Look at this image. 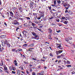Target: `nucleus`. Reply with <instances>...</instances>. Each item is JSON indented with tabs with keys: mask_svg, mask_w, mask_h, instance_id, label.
Wrapping results in <instances>:
<instances>
[{
	"mask_svg": "<svg viewBox=\"0 0 75 75\" xmlns=\"http://www.w3.org/2000/svg\"><path fill=\"white\" fill-rule=\"evenodd\" d=\"M32 75H35V73L34 72L32 73Z\"/></svg>",
	"mask_w": 75,
	"mask_h": 75,
	"instance_id": "nucleus-48",
	"label": "nucleus"
},
{
	"mask_svg": "<svg viewBox=\"0 0 75 75\" xmlns=\"http://www.w3.org/2000/svg\"><path fill=\"white\" fill-rule=\"evenodd\" d=\"M24 64H28V62H24Z\"/></svg>",
	"mask_w": 75,
	"mask_h": 75,
	"instance_id": "nucleus-47",
	"label": "nucleus"
},
{
	"mask_svg": "<svg viewBox=\"0 0 75 75\" xmlns=\"http://www.w3.org/2000/svg\"><path fill=\"white\" fill-rule=\"evenodd\" d=\"M60 56H61V57H64V55H63L62 54Z\"/></svg>",
	"mask_w": 75,
	"mask_h": 75,
	"instance_id": "nucleus-60",
	"label": "nucleus"
},
{
	"mask_svg": "<svg viewBox=\"0 0 75 75\" xmlns=\"http://www.w3.org/2000/svg\"><path fill=\"white\" fill-rule=\"evenodd\" d=\"M61 56H60V55H59V56H57V58H61Z\"/></svg>",
	"mask_w": 75,
	"mask_h": 75,
	"instance_id": "nucleus-38",
	"label": "nucleus"
},
{
	"mask_svg": "<svg viewBox=\"0 0 75 75\" xmlns=\"http://www.w3.org/2000/svg\"><path fill=\"white\" fill-rule=\"evenodd\" d=\"M28 45L27 44H24L23 46V47H27Z\"/></svg>",
	"mask_w": 75,
	"mask_h": 75,
	"instance_id": "nucleus-24",
	"label": "nucleus"
},
{
	"mask_svg": "<svg viewBox=\"0 0 75 75\" xmlns=\"http://www.w3.org/2000/svg\"><path fill=\"white\" fill-rule=\"evenodd\" d=\"M69 7H68V6L67 7H65V8H66V10H68V8H69Z\"/></svg>",
	"mask_w": 75,
	"mask_h": 75,
	"instance_id": "nucleus-39",
	"label": "nucleus"
},
{
	"mask_svg": "<svg viewBox=\"0 0 75 75\" xmlns=\"http://www.w3.org/2000/svg\"><path fill=\"white\" fill-rule=\"evenodd\" d=\"M26 73H27L28 74H29V72H28V71H26Z\"/></svg>",
	"mask_w": 75,
	"mask_h": 75,
	"instance_id": "nucleus-63",
	"label": "nucleus"
},
{
	"mask_svg": "<svg viewBox=\"0 0 75 75\" xmlns=\"http://www.w3.org/2000/svg\"><path fill=\"white\" fill-rule=\"evenodd\" d=\"M33 16H36L37 14H36V13H33Z\"/></svg>",
	"mask_w": 75,
	"mask_h": 75,
	"instance_id": "nucleus-52",
	"label": "nucleus"
},
{
	"mask_svg": "<svg viewBox=\"0 0 75 75\" xmlns=\"http://www.w3.org/2000/svg\"><path fill=\"white\" fill-rule=\"evenodd\" d=\"M66 41H69V40L68 38H66Z\"/></svg>",
	"mask_w": 75,
	"mask_h": 75,
	"instance_id": "nucleus-46",
	"label": "nucleus"
},
{
	"mask_svg": "<svg viewBox=\"0 0 75 75\" xmlns=\"http://www.w3.org/2000/svg\"><path fill=\"white\" fill-rule=\"evenodd\" d=\"M71 73L72 74H75V72H74V71H73Z\"/></svg>",
	"mask_w": 75,
	"mask_h": 75,
	"instance_id": "nucleus-59",
	"label": "nucleus"
},
{
	"mask_svg": "<svg viewBox=\"0 0 75 75\" xmlns=\"http://www.w3.org/2000/svg\"><path fill=\"white\" fill-rule=\"evenodd\" d=\"M4 50V47H2V48L0 47V52H2V51H3V50Z\"/></svg>",
	"mask_w": 75,
	"mask_h": 75,
	"instance_id": "nucleus-10",
	"label": "nucleus"
},
{
	"mask_svg": "<svg viewBox=\"0 0 75 75\" xmlns=\"http://www.w3.org/2000/svg\"><path fill=\"white\" fill-rule=\"evenodd\" d=\"M42 26H39V28H42Z\"/></svg>",
	"mask_w": 75,
	"mask_h": 75,
	"instance_id": "nucleus-49",
	"label": "nucleus"
},
{
	"mask_svg": "<svg viewBox=\"0 0 75 75\" xmlns=\"http://www.w3.org/2000/svg\"><path fill=\"white\" fill-rule=\"evenodd\" d=\"M62 52H63V50H59L58 51V52L59 53V54H61V53H62Z\"/></svg>",
	"mask_w": 75,
	"mask_h": 75,
	"instance_id": "nucleus-21",
	"label": "nucleus"
},
{
	"mask_svg": "<svg viewBox=\"0 0 75 75\" xmlns=\"http://www.w3.org/2000/svg\"><path fill=\"white\" fill-rule=\"evenodd\" d=\"M44 17V14H41L40 16V17Z\"/></svg>",
	"mask_w": 75,
	"mask_h": 75,
	"instance_id": "nucleus-28",
	"label": "nucleus"
},
{
	"mask_svg": "<svg viewBox=\"0 0 75 75\" xmlns=\"http://www.w3.org/2000/svg\"><path fill=\"white\" fill-rule=\"evenodd\" d=\"M66 66L67 67H71V65H66Z\"/></svg>",
	"mask_w": 75,
	"mask_h": 75,
	"instance_id": "nucleus-31",
	"label": "nucleus"
},
{
	"mask_svg": "<svg viewBox=\"0 0 75 75\" xmlns=\"http://www.w3.org/2000/svg\"><path fill=\"white\" fill-rule=\"evenodd\" d=\"M4 71L5 72L7 73L8 74V73H9V71H8V69H6V70H4Z\"/></svg>",
	"mask_w": 75,
	"mask_h": 75,
	"instance_id": "nucleus-15",
	"label": "nucleus"
},
{
	"mask_svg": "<svg viewBox=\"0 0 75 75\" xmlns=\"http://www.w3.org/2000/svg\"><path fill=\"white\" fill-rule=\"evenodd\" d=\"M29 24H31L33 26H36V24L35 23H34L32 22L31 21H29L28 22Z\"/></svg>",
	"mask_w": 75,
	"mask_h": 75,
	"instance_id": "nucleus-5",
	"label": "nucleus"
},
{
	"mask_svg": "<svg viewBox=\"0 0 75 75\" xmlns=\"http://www.w3.org/2000/svg\"><path fill=\"white\" fill-rule=\"evenodd\" d=\"M60 31H61V30H59L58 31V30H57L56 32H57V33H60Z\"/></svg>",
	"mask_w": 75,
	"mask_h": 75,
	"instance_id": "nucleus-41",
	"label": "nucleus"
},
{
	"mask_svg": "<svg viewBox=\"0 0 75 75\" xmlns=\"http://www.w3.org/2000/svg\"><path fill=\"white\" fill-rule=\"evenodd\" d=\"M10 15L11 16H13V15H14L13 13V12H12L11 11L10 12Z\"/></svg>",
	"mask_w": 75,
	"mask_h": 75,
	"instance_id": "nucleus-17",
	"label": "nucleus"
},
{
	"mask_svg": "<svg viewBox=\"0 0 75 75\" xmlns=\"http://www.w3.org/2000/svg\"><path fill=\"white\" fill-rule=\"evenodd\" d=\"M59 26L60 27L61 26H62V24L61 23H59Z\"/></svg>",
	"mask_w": 75,
	"mask_h": 75,
	"instance_id": "nucleus-33",
	"label": "nucleus"
},
{
	"mask_svg": "<svg viewBox=\"0 0 75 75\" xmlns=\"http://www.w3.org/2000/svg\"><path fill=\"white\" fill-rule=\"evenodd\" d=\"M21 70H22V71H23V70H24V69H23V67H21Z\"/></svg>",
	"mask_w": 75,
	"mask_h": 75,
	"instance_id": "nucleus-50",
	"label": "nucleus"
},
{
	"mask_svg": "<svg viewBox=\"0 0 75 75\" xmlns=\"http://www.w3.org/2000/svg\"><path fill=\"white\" fill-rule=\"evenodd\" d=\"M7 41H4V40H2L1 41V42L2 46H4V45H5V44H7Z\"/></svg>",
	"mask_w": 75,
	"mask_h": 75,
	"instance_id": "nucleus-3",
	"label": "nucleus"
},
{
	"mask_svg": "<svg viewBox=\"0 0 75 75\" xmlns=\"http://www.w3.org/2000/svg\"><path fill=\"white\" fill-rule=\"evenodd\" d=\"M20 71L19 70L18 71L17 73L18 75L20 74Z\"/></svg>",
	"mask_w": 75,
	"mask_h": 75,
	"instance_id": "nucleus-35",
	"label": "nucleus"
},
{
	"mask_svg": "<svg viewBox=\"0 0 75 75\" xmlns=\"http://www.w3.org/2000/svg\"><path fill=\"white\" fill-rule=\"evenodd\" d=\"M41 67V66L40 65L37 68H38V69H40Z\"/></svg>",
	"mask_w": 75,
	"mask_h": 75,
	"instance_id": "nucleus-27",
	"label": "nucleus"
},
{
	"mask_svg": "<svg viewBox=\"0 0 75 75\" xmlns=\"http://www.w3.org/2000/svg\"><path fill=\"white\" fill-rule=\"evenodd\" d=\"M61 44H57V48H59L60 49V50H62L63 49V48H62V46L61 45Z\"/></svg>",
	"mask_w": 75,
	"mask_h": 75,
	"instance_id": "nucleus-2",
	"label": "nucleus"
},
{
	"mask_svg": "<svg viewBox=\"0 0 75 75\" xmlns=\"http://www.w3.org/2000/svg\"><path fill=\"white\" fill-rule=\"evenodd\" d=\"M12 70H13V71H15L16 70V68L15 67H13Z\"/></svg>",
	"mask_w": 75,
	"mask_h": 75,
	"instance_id": "nucleus-19",
	"label": "nucleus"
},
{
	"mask_svg": "<svg viewBox=\"0 0 75 75\" xmlns=\"http://www.w3.org/2000/svg\"><path fill=\"white\" fill-rule=\"evenodd\" d=\"M33 5L34 4L32 3H30V6L31 8H33V7H34Z\"/></svg>",
	"mask_w": 75,
	"mask_h": 75,
	"instance_id": "nucleus-8",
	"label": "nucleus"
},
{
	"mask_svg": "<svg viewBox=\"0 0 75 75\" xmlns=\"http://www.w3.org/2000/svg\"><path fill=\"white\" fill-rule=\"evenodd\" d=\"M0 72H3V71L2 70H1V69H0Z\"/></svg>",
	"mask_w": 75,
	"mask_h": 75,
	"instance_id": "nucleus-44",
	"label": "nucleus"
},
{
	"mask_svg": "<svg viewBox=\"0 0 75 75\" xmlns=\"http://www.w3.org/2000/svg\"><path fill=\"white\" fill-rule=\"evenodd\" d=\"M63 6H64V7H66V6H67V7H69V5L68 4H63Z\"/></svg>",
	"mask_w": 75,
	"mask_h": 75,
	"instance_id": "nucleus-9",
	"label": "nucleus"
},
{
	"mask_svg": "<svg viewBox=\"0 0 75 75\" xmlns=\"http://www.w3.org/2000/svg\"><path fill=\"white\" fill-rule=\"evenodd\" d=\"M4 70L7 69V67H6V66L5 65L4 66Z\"/></svg>",
	"mask_w": 75,
	"mask_h": 75,
	"instance_id": "nucleus-18",
	"label": "nucleus"
},
{
	"mask_svg": "<svg viewBox=\"0 0 75 75\" xmlns=\"http://www.w3.org/2000/svg\"><path fill=\"white\" fill-rule=\"evenodd\" d=\"M70 63V62H69V61L68 60L67 61V64H69Z\"/></svg>",
	"mask_w": 75,
	"mask_h": 75,
	"instance_id": "nucleus-32",
	"label": "nucleus"
},
{
	"mask_svg": "<svg viewBox=\"0 0 75 75\" xmlns=\"http://www.w3.org/2000/svg\"><path fill=\"white\" fill-rule=\"evenodd\" d=\"M9 69L10 70H11V71H12V70H13V67H9Z\"/></svg>",
	"mask_w": 75,
	"mask_h": 75,
	"instance_id": "nucleus-20",
	"label": "nucleus"
},
{
	"mask_svg": "<svg viewBox=\"0 0 75 75\" xmlns=\"http://www.w3.org/2000/svg\"><path fill=\"white\" fill-rule=\"evenodd\" d=\"M56 0L54 1V4H56Z\"/></svg>",
	"mask_w": 75,
	"mask_h": 75,
	"instance_id": "nucleus-40",
	"label": "nucleus"
},
{
	"mask_svg": "<svg viewBox=\"0 0 75 75\" xmlns=\"http://www.w3.org/2000/svg\"><path fill=\"white\" fill-rule=\"evenodd\" d=\"M26 18H27V19H28V20H30V17H25Z\"/></svg>",
	"mask_w": 75,
	"mask_h": 75,
	"instance_id": "nucleus-37",
	"label": "nucleus"
},
{
	"mask_svg": "<svg viewBox=\"0 0 75 75\" xmlns=\"http://www.w3.org/2000/svg\"><path fill=\"white\" fill-rule=\"evenodd\" d=\"M31 33L34 36V37H32L31 39H36L38 37V36L37 35V34L35 33L34 32H31Z\"/></svg>",
	"mask_w": 75,
	"mask_h": 75,
	"instance_id": "nucleus-1",
	"label": "nucleus"
},
{
	"mask_svg": "<svg viewBox=\"0 0 75 75\" xmlns=\"http://www.w3.org/2000/svg\"><path fill=\"white\" fill-rule=\"evenodd\" d=\"M56 53L57 54V55H59V52H58V51H56Z\"/></svg>",
	"mask_w": 75,
	"mask_h": 75,
	"instance_id": "nucleus-22",
	"label": "nucleus"
},
{
	"mask_svg": "<svg viewBox=\"0 0 75 75\" xmlns=\"http://www.w3.org/2000/svg\"><path fill=\"white\" fill-rule=\"evenodd\" d=\"M16 50L15 49H12V51L14 52L16 51Z\"/></svg>",
	"mask_w": 75,
	"mask_h": 75,
	"instance_id": "nucleus-42",
	"label": "nucleus"
},
{
	"mask_svg": "<svg viewBox=\"0 0 75 75\" xmlns=\"http://www.w3.org/2000/svg\"><path fill=\"white\" fill-rule=\"evenodd\" d=\"M6 13H7V14H8V17H9V13H8V12H7Z\"/></svg>",
	"mask_w": 75,
	"mask_h": 75,
	"instance_id": "nucleus-58",
	"label": "nucleus"
},
{
	"mask_svg": "<svg viewBox=\"0 0 75 75\" xmlns=\"http://www.w3.org/2000/svg\"><path fill=\"white\" fill-rule=\"evenodd\" d=\"M56 1L58 4H59L60 3H61V1L60 0H56Z\"/></svg>",
	"mask_w": 75,
	"mask_h": 75,
	"instance_id": "nucleus-16",
	"label": "nucleus"
},
{
	"mask_svg": "<svg viewBox=\"0 0 75 75\" xmlns=\"http://www.w3.org/2000/svg\"><path fill=\"white\" fill-rule=\"evenodd\" d=\"M6 35H3L2 36H0V38H5L6 37Z\"/></svg>",
	"mask_w": 75,
	"mask_h": 75,
	"instance_id": "nucleus-12",
	"label": "nucleus"
},
{
	"mask_svg": "<svg viewBox=\"0 0 75 75\" xmlns=\"http://www.w3.org/2000/svg\"><path fill=\"white\" fill-rule=\"evenodd\" d=\"M13 63L14 64L15 66H18V65H18V63L17 62V60H14Z\"/></svg>",
	"mask_w": 75,
	"mask_h": 75,
	"instance_id": "nucleus-7",
	"label": "nucleus"
},
{
	"mask_svg": "<svg viewBox=\"0 0 75 75\" xmlns=\"http://www.w3.org/2000/svg\"><path fill=\"white\" fill-rule=\"evenodd\" d=\"M68 12V10L67 9H66V11H65V13H67Z\"/></svg>",
	"mask_w": 75,
	"mask_h": 75,
	"instance_id": "nucleus-56",
	"label": "nucleus"
},
{
	"mask_svg": "<svg viewBox=\"0 0 75 75\" xmlns=\"http://www.w3.org/2000/svg\"><path fill=\"white\" fill-rule=\"evenodd\" d=\"M32 49H33V48H30L28 50V51H32Z\"/></svg>",
	"mask_w": 75,
	"mask_h": 75,
	"instance_id": "nucleus-23",
	"label": "nucleus"
},
{
	"mask_svg": "<svg viewBox=\"0 0 75 75\" xmlns=\"http://www.w3.org/2000/svg\"><path fill=\"white\" fill-rule=\"evenodd\" d=\"M52 7H55V6L54 4H52Z\"/></svg>",
	"mask_w": 75,
	"mask_h": 75,
	"instance_id": "nucleus-53",
	"label": "nucleus"
},
{
	"mask_svg": "<svg viewBox=\"0 0 75 75\" xmlns=\"http://www.w3.org/2000/svg\"><path fill=\"white\" fill-rule=\"evenodd\" d=\"M69 14H70H70H72V12L71 11H70L69 12Z\"/></svg>",
	"mask_w": 75,
	"mask_h": 75,
	"instance_id": "nucleus-45",
	"label": "nucleus"
},
{
	"mask_svg": "<svg viewBox=\"0 0 75 75\" xmlns=\"http://www.w3.org/2000/svg\"><path fill=\"white\" fill-rule=\"evenodd\" d=\"M48 32L49 33H52V30L50 28H49L48 29Z\"/></svg>",
	"mask_w": 75,
	"mask_h": 75,
	"instance_id": "nucleus-6",
	"label": "nucleus"
},
{
	"mask_svg": "<svg viewBox=\"0 0 75 75\" xmlns=\"http://www.w3.org/2000/svg\"><path fill=\"white\" fill-rule=\"evenodd\" d=\"M62 20H66V21H67V19L65 17H62Z\"/></svg>",
	"mask_w": 75,
	"mask_h": 75,
	"instance_id": "nucleus-14",
	"label": "nucleus"
},
{
	"mask_svg": "<svg viewBox=\"0 0 75 75\" xmlns=\"http://www.w3.org/2000/svg\"><path fill=\"white\" fill-rule=\"evenodd\" d=\"M20 55H21V57H22V56H23V54H21V53H20Z\"/></svg>",
	"mask_w": 75,
	"mask_h": 75,
	"instance_id": "nucleus-61",
	"label": "nucleus"
},
{
	"mask_svg": "<svg viewBox=\"0 0 75 75\" xmlns=\"http://www.w3.org/2000/svg\"><path fill=\"white\" fill-rule=\"evenodd\" d=\"M44 74V72L43 71H42L40 72V74Z\"/></svg>",
	"mask_w": 75,
	"mask_h": 75,
	"instance_id": "nucleus-25",
	"label": "nucleus"
},
{
	"mask_svg": "<svg viewBox=\"0 0 75 75\" xmlns=\"http://www.w3.org/2000/svg\"><path fill=\"white\" fill-rule=\"evenodd\" d=\"M30 72H32V71H33V70H32V69H30Z\"/></svg>",
	"mask_w": 75,
	"mask_h": 75,
	"instance_id": "nucleus-62",
	"label": "nucleus"
},
{
	"mask_svg": "<svg viewBox=\"0 0 75 75\" xmlns=\"http://www.w3.org/2000/svg\"><path fill=\"white\" fill-rule=\"evenodd\" d=\"M20 28H17L16 29V31H17L18 30V29H19Z\"/></svg>",
	"mask_w": 75,
	"mask_h": 75,
	"instance_id": "nucleus-55",
	"label": "nucleus"
},
{
	"mask_svg": "<svg viewBox=\"0 0 75 75\" xmlns=\"http://www.w3.org/2000/svg\"><path fill=\"white\" fill-rule=\"evenodd\" d=\"M13 25H20L19 23H18L16 20H15L14 21Z\"/></svg>",
	"mask_w": 75,
	"mask_h": 75,
	"instance_id": "nucleus-4",
	"label": "nucleus"
},
{
	"mask_svg": "<svg viewBox=\"0 0 75 75\" xmlns=\"http://www.w3.org/2000/svg\"><path fill=\"white\" fill-rule=\"evenodd\" d=\"M1 4V0H0V6Z\"/></svg>",
	"mask_w": 75,
	"mask_h": 75,
	"instance_id": "nucleus-64",
	"label": "nucleus"
},
{
	"mask_svg": "<svg viewBox=\"0 0 75 75\" xmlns=\"http://www.w3.org/2000/svg\"><path fill=\"white\" fill-rule=\"evenodd\" d=\"M33 60H34L35 61H36V59H35L34 58H33L32 59Z\"/></svg>",
	"mask_w": 75,
	"mask_h": 75,
	"instance_id": "nucleus-54",
	"label": "nucleus"
},
{
	"mask_svg": "<svg viewBox=\"0 0 75 75\" xmlns=\"http://www.w3.org/2000/svg\"><path fill=\"white\" fill-rule=\"evenodd\" d=\"M11 73L13 74H16V72L13 71H12Z\"/></svg>",
	"mask_w": 75,
	"mask_h": 75,
	"instance_id": "nucleus-29",
	"label": "nucleus"
},
{
	"mask_svg": "<svg viewBox=\"0 0 75 75\" xmlns=\"http://www.w3.org/2000/svg\"><path fill=\"white\" fill-rule=\"evenodd\" d=\"M22 50H23L22 49H19L17 50V51H22Z\"/></svg>",
	"mask_w": 75,
	"mask_h": 75,
	"instance_id": "nucleus-30",
	"label": "nucleus"
},
{
	"mask_svg": "<svg viewBox=\"0 0 75 75\" xmlns=\"http://www.w3.org/2000/svg\"><path fill=\"white\" fill-rule=\"evenodd\" d=\"M45 44H50V43H49V42H45Z\"/></svg>",
	"mask_w": 75,
	"mask_h": 75,
	"instance_id": "nucleus-34",
	"label": "nucleus"
},
{
	"mask_svg": "<svg viewBox=\"0 0 75 75\" xmlns=\"http://www.w3.org/2000/svg\"><path fill=\"white\" fill-rule=\"evenodd\" d=\"M44 68H45V69H47V67H46L45 66L44 67Z\"/></svg>",
	"mask_w": 75,
	"mask_h": 75,
	"instance_id": "nucleus-57",
	"label": "nucleus"
},
{
	"mask_svg": "<svg viewBox=\"0 0 75 75\" xmlns=\"http://www.w3.org/2000/svg\"><path fill=\"white\" fill-rule=\"evenodd\" d=\"M56 20L57 22H59V19H56Z\"/></svg>",
	"mask_w": 75,
	"mask_h": 75,
	"instance_id": "nucleus-26",
	"label": "nucleus"
},
{
	"mask_svg": "<svg viewBox=\"0 0 75 75\" xmlns=\"http://www.w3.org/2000/svg\"><path fill=\"white\" fill-rule=\"evenodd\" d=\"M48 7L49 8L50 10H51V6H48Z\"/></svg>",
	"mask_w": 75,
	"mask_h": 75,
	"instance_id": "nucleus-43",
	"label": "nucleus"
},
{
	"mask_svg": "<svg viewBox=\"0 0 75 75\" xmlns=\"http://www.w3.org/2000/svg\"><path fill=\"white\" fill-rule=\"evenodd\" d=\"M63 21V23H64V24H67V23H68V21Z\"/></svg>",
	"mask_w": 75,
	"mask_h": 75,
	"instance_id": "nucleus-13",
	"label": "nucleus"
},
{
	"mask_svg": "<svg viewBox=\"0 0 75 75\" xmlns=\"http://www.w3.org/2000/svg\"><path fill=\"white\" fill-rule=\"evenodd\" d=\"M34 44L33 43H32V44L30 45H29V47H34Z\"/></svg>",
	"mask_w": 75,
	"mask_h": 75,
	"instance_id": "nucleus-11",
	"label": "nucleus"
},
{
	"mask_svg": "<svg viewBox=\"0 0 75 75\" xmlns=\"http://www.w3.org/2000/svg\"><path fill=\"white\" fill-rule=\"evenodd\" d=\"M50 56L51 57H53V54H52V53H50Z\"/></svg>",
	"mask_w": 75,
	"mask_h": 75,
	"instance_id": "nucleus-36",
	"label": "nucleus"
},
{
	"mask_svg": "<svg viewBox=\"0 0 75 75\" xmlns=\"http://www.w3.org/2000/svg\"><path fill=\"white\" fill-rule=\"evenodd\" d=\"M38 20H40L41 19V17H39L38 18Z\"/></svg>",
	"mask_w": 75,
	"mask_h": 75,
	"instance_id": "nucleus-51",
	"label": "nucleus"
}]
</instances>
